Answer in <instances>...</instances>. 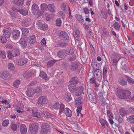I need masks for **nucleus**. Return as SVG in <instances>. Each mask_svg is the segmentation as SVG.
<instances>
[{
    "label": "nucleus",
    "mask_w": 134,
    "mask_h": 134,
    "mask_svg": "<svg viewBox=\"0 0 134 134\" xmlns=\"http://www.w3.org/2000/svg\"><path fill=\"white\" fill-rule=\"evenodd\" d=\"M121 58V55L117 53H114L112 54L111 56V61L112 65L116 66L119 60Z\"/></svg>",
    "instance_id": "1"
},
{
    "label": "nucleus",
    "mask_w": 134,
    "mask_h": 134,
    "mask_svg": "<svg viewBox=\"0 0 134 134\" xmlns=\"http://www.w3.org/2000/svg\"><path fill=\"white\" fill-rule=\"evenodd\" d=\"M50 126L46 123H43L41 128V134H47L50 130Z\"/></svg>",
    "instance_id": "2"
},
{
    "label": "nucleus",
    "mask_w": 134,
    "mask_h": 134,
    "mask_svg": "<svg viewBox=\"0 0 134 134\" xmlns=\"http://www.w3.org/2000/svg\"><path fill=\"white\" fill-rule=\"evenodd\" d=\"M36 24L38 26V28L41 30H45L47 29V24L42 20H39L37 21Z\"/></svg>",
    "instance_id": "3"
},
{
    "label": "nucleus",
    "mask_w": 134,
    "mask_h": 134,
    "mask_svg": "<svg viewBox=\"0 0 134 134\" xmlns=\"http://www.w3.org/2000/svg\"><path fill=\"white\" fill-rule=\"evenodd\" d=\"M59 37L60 39L63 40H68L69 38L68 34L65 31H61L59 33Z\"/></svg>",
    "instance_id": "4"
},
{
    "label": "nucleus",
    "mask_w": 134,
    "mask_h": 134,
    "mask_svg": "<svg viewBox=\"0 0 134 134\" xmlns=\"http://www.w3.org/2000/svg\"><path fill=\"white\" fill-rule=\"evenodd\" d=\"M94 72V75L96 76L98 80H101L102 78V71L100 69H96Z\"/></svg>",
    "instance_id": "5"
},
{
    "label": "nucleus",
    "mask_w": 134,
    "mask_h": 134,
    "mask_svg": "<svg viewBox=\"0 0 134 134\" xmlns=\"http://www.w3.org/2000/svg\"><path fill=\"white\" fill-rule=\"evenodd\" d=\"M12 36L13 39L17 40L20 36V32L18 30H14L12 32Z\"/></svg>",
    "instance_id": "6"
},
{
    "label": "nucleus",
    "mask_w": 134,
    "mask_h": 134,
    "mask_svg": "<svg viewBox=\"0 0 134 134\" xmlns=\"http://www.w3.org/2000/svg\"><path fill=\"white\" fill-rule=\"evenodd\" d=\"M75 90V94L76 96H79L82 93L83 94H84V92H83V87L82 86H80L79 87L76 86Z\"/></svg>",
    "instance_id": "7"
},
{
    "label": "nucleus",
    "mask_w": 134,
    "mask_h": 134,
    "mask_svg": "<svg viewBox=\"0 0 134 134\" xmlns=\"http://www.w3.org/2000/svg\"><path fill=\"white\" fill-rule=\"evenodd\" d=\"M10 28L9 27H5L4 28L3 33V35L7 38L9 37L11 35L10 32Z\"/></svg>",
    "instance_id": "8"
},
{
    "label": "nucleus",
    "mask_w": 134,
    "mask_h": 134,
    "mask_svg": "<svg viewBox=\"0 0 134 134\" xmlns=\"http://www.w3.org/2000/svg\"><path fill=\"white\" fill-rule=\"evenodd\" d=\"M47 98L45 96L40 97L38 100V104L43 105L45 104L47 102Z\"/></svg>",
    "instance_id": "9"
},
{
    "label": "nucleus",
    "mask_w": 134,
    "mask_h": 134,
    "mask_svg": "<svg viewBox=\"0 0 134 134\" xmlns=\"http://www.w3.org/2000/svg\"><path fill=\"white\" fill-rule=\"evenodd\" d=\"M10 75V74L7 71H2L0 73V77L3 79H7Z\"/></svg>",
    "instance_id": "10"
},
{
    "label": "nucleus",
    "mask_w": 134,
    "mask_h": 134,
    "mask_svg": "<svg viewBox=\"0 0 134 134\" xmlns=\"http://www.w3.org/2000/svg\"><path fill=\"white\" fill-rule=\"evenodd\" d=\"M124 90H119L116 92L117 96L119 98L123 99Z\"/></svg>",
    "instance_id": "11"
},
{
    "label": "nucleus",
    "mask_w": 134,
    "mask_h": 134,
    "mask_svg": "<svg viewBox=\"0 0 134 134\" xmlns=\"http://www.w3.org/2000/svg\"><path fill=\"white\" fill-rule=\"evenodd\" d=\"M88 97L89 100L91 103L95 104H96L97 103V98L96 94L90 96Z\"/></svg>",
    "instance_id": "12"
},
{
    "label": "nucleus",
    "mask_w": 134,
    "mask_h": 134,
    "mask_svg": "<svg viewBox=\"0 0 134 134\" xmlns=\"http://www.w3.org/2000/svg\"><path fill=\"white\" fill-rule=\"evenodd\" d=\"M123 99H128L130 98L131 97L130 92L128 90H124Z\"/></svg>",
    "instance_id": "13"
},
{
    "label": "nucleus",
    "mask_w": 134,
    "mask_h": 134,
    "mask_svg": "<svg viewBox=\"0 0 134 134\" xmlns=\"http://www.w3.org/2000/svg\"><path fill=\"white\" fill-rule=\"evenodd\" d=\"M119 83L122 86H125L127 85V81L123 77H119L118 80Z\"/></svg>",
    "instance_id": "14"
},
{
    "label": "nucleus",
    "mask_w": 134,
    "mask_h": 134,
    "mask_svg": "<svg viewBox=\"0 0 134 134\" xmlns=\"http://www.w3.org/2000/svg\"><path fill=\"white\" fill-rule=\"evenodd\" d=\"M57 54L58 57L59 58H64L66 55V54L65 53V51L64 50L59 51Z\"/></svg>",
    "instance_id": "15"
},
{
    "label": "nucleus",
    "mask_w": 134,
    "mask_h": 134,
    "mask_svg": "<svg viewBox=\"0 0 134 134\" xmlns=\"http://www.w3.org/2000/svg\"><path fill=\"white\" fill-rule=\"evenodd\" d=\"M78 68V64L77 62L72 63L69 66V69L72 71H75Z\"/></svg>",
    "instance_id": "16"
},
{
    "label": "nucleus",
    "mask_w": 134,
    "mask_h": 134,
    "mask_svg": "<svg viewBox=\"0 0 134 134\" xmlns=\"http://www.w3.org/2000/svg\"><path fill=\"white\" fill-rule=\"evenodd\" d=\"M119 112L122 117H124L128 113V111L124 108H120L119 110Z\"/></svg>",
    "instance_id": "17"
},
{
    "label": "nucleus",
    "mask_w": 134,
    "mask_h": 134,
    "mask_svg": "<svg viewBox=\"0 0 134 134\" xmlns=\"http://www.w3.org/2000/svg\"><path fill=\"white\" fill-rule=\"evenodd\" d=\"M27 59L25 58H21L19 59L18 65H22L26 63L27 62Z\"/></svg>",
    "instance_id": "18"
},
{
    "label": "nucleus",
    "mask_w": 134,
    "mask_h": 134,
    "mask_svg": "<svg viewBox=\"0 0 134 134\" xmlns=\"http://www.w3.org/2000/svg\"><path fill=\"white\" fill-rule=\"evenodd\" d=\"M34 89L33 88H29L26 91V94L28 96L32 97L34 95Z\"/></svg>",
    "instance_id": "19"
},
{
    "label": "nucleus",
    "mask_w": 134,
    "mask_h": 134,
    "mask_svg": "<svg viewBox=\"0 0 134 134\" xmlns=\"http://www.w3.org/2000/svg\"><path fill=\"white\" fill-rule=\"evenodd\" d=\"M20 130L21 133L22 134H25L27 131L26 127L24 124H22L21 125Z\"/></svg>",
    "instance_id": "20"
},
{
    "label": "nucleus",
    "mask_w": 134,
    "mask_h": 134,
    "mask_svg": "<svg viewBox=\"0 0 134 134\" xmlns=\"http://www.w3.org/2000/svg\"><path fill=\"white\" fill-rule=\"evenodd\" d=\"M64 112L66 116L68 117H70L72 116V111L68 108H66L65 109Z\"/></svg>",
    "instance_id": "21"
},
{
    "label": "nucleus",
    "mask_w": 134,
    "mask_h": 134,
    "mask_svg": "<svg viewBox=\"0 0 134 134\" xmlns=\"http://www.w3.org/2000/svg\"><path fill=\"white\" fill-rule=\"evenodd\" d=\"M73 34L75 35V37L77 41L79 40V37L80 36V32L79 30L76 29L74 31Z\"/></svg>",
    "instance_id": "22"
},
{
    "label": "nucleus",
    "mask_w": 134,
    "mask_h": 134,
    "mask_svg": "<svg viewBox=\"0 0 134 134\" xmlns=\"http://www.w3.org/2000/svg\"><path fill=\"white\" fill-rule=\"evenodd\" d=\"M99 64L95 60L93 61L92 63L91 66L93 69L96 70L99 68Z\"/></svg>",
    "instance_id": "23"
},
{
    "label": "nucleus",
    "mask_w": 134,
    "mask_h": 134,
    "mask_svg": "<svg viewBox=\"0 0 134 134\" xmlns=\"http://www.w3.org/2000/svg\"><path fill=\"white\" fill-rule=\"evenodd\" d=\"M74 49L72 47H70L69 49L65 51V53L66 54L71 55L74 52Z\"/></svg>",
    "instance_id": "24"
},
{
    "label": "nucleus",
    "mask_w": 134,
    "mask_h": 134,
    "mask_svg": "<svg viewBox=\"0 0 134 134\" xmlns=\"http://www.w3.org/2000/svg\"><path fill=\"white\" fill-rule=\"evenodd\" d=\"M99 122L101 125L104 128H105V126H108V124L107 121L103 119H100Z\"/></svg>",
    "instance_id": "25"
},
{
    "label": "nucleus",
    "mask_w": 134,
    "mask_h": 134,
    "mask_svg": "<svg viewBox=\"0 0 134 134\" xmlns=\"http://www.w3.org/2000/svg\"><path fill=\"white\" fill-rule=\"evenodd\" d=\"M60 106L59 109V112L58 113V115L60 116L62 113H63L65 109V106L64 104L62 103H61L60 105Z\"/></svg>",
    "instance_id": "26"
},
{
    "label": "nucleus",
    "mask_w": 134,
    "mask_h": 134,
    "mask_svg": "<svg viewBox=\"0 0 134 134\" xmlns=\"http://www.w3.org/2000/svg\"><path fill=\"white\" fill-rule=\"evenodd\" d=\"M70 82L71 84H76L79 83V81L77 77H74L71 79Z\"/></svg>",
    "instance_id": "27"
},
{
    "label": "nucleus",
    "mask_w": 134,
    "mask_h": 134,
    "mask_svg": "<svg viewBox=\"0 0 134 134\" xmlns=\"http://www.w3.org/2000/svg\"><path fill=\"white\" fill-rule=\"evenodd\" d=\"M68 88L70 92H75L76 86L73 85L69 84L68 86Z\"/></svg>",
    "instance_id": "28"
},
{
    "label": "nucleus",
    "mask_w": 134,
    "mask_h": 134,
    "mask_svg": "<svg viewBox=\"0 0 134 134\" xmlns=\"http://www.w3.org/2000/svg\"><path fill=\"white\" fill-rule=\"evenodd\" d=\"M47 8L50 12H55V6L53 4H48Z\"/></svg>",
    "instance_id": "29"
},
{
    "label": "nucleus",
    "mask_w": 134,
    "mask_h": 134,
    "mask_svg": "<svg viewBox=\"0 0 134 134\" xmlns=\"http://www.w3.org/2000/svg\"><path fill=\"white\" fill-rule=\"evenodd\" d=\"M82 97H79L77 98L75 100V104L77 106H80L81 105Z\"/></svg>",
    "instance_id": "30"
},
{
    "label": "nucleus",
    "mask_w": 134,
    "mask_h": 134,
    "mask_svg": "<svg viewBox=\"0 0 134 134\" xmlns=\"http://www.w3.org/2000/svg\"><path fill=\"white\" fill-rule=\"evenodd\" d=\"M37 110V109H34V117L40 118L41 117V114L40 112H36Z\"/></svg>",
    "instance_id": "31"
},
{
    "label": "nucleus",
    "mask_w": 134,
    "mask_h": 134,
    "mask_svg": "<svg viewBox=\"0 0 134 134\" xmlns=\"http://www.w3.org/2000/svg\"><path fill=\"white\" fill-rule=\"evenodd\" d=\"M69 7L66 5V3H63L60 6L61 9L64 12H66L67 11V8L68 9Z\"/></svg>",
    "instance_id": "32"
},
{
    "label": "nucleus",
    "mask_w": 134,
    "mask_h": 134,
    "mask_svg": "<svg viewBox=\"0 0 134 134\" xmlns=\"http://www.w3.org/2000/svg\"><path fill=\"white\" fill-rule=\"evenodd\" d=\"M13 2L16 5L20 6L23 4L24 1V0H13Z\"/></svg>",
    "instance_id": "33"
},
{
    "label": "nucleus",
    "mask_w": 134,
    "mask_h": 134,
    "mask_svg": "<svg viewBox=\"0 0 134 134\" xmlns=\"http://www.w3.org/2000/svg\"><path fill=\"white\" fill-rule=\"evenodd\" d=\"M87 92L88 97L96 94L94 92L93 90L91 88H88L87 90Z\"/></svg>",
    "instance_id": "34"
},
{
    "label": "nucleus",
    "mask_w": 134,
    "mask_h": 134,
    "mask_svg": "<svg viewBox=\"0 0 134 134\" xmlns=\"http://www.w3.org/2000/svg\"><path fill=\"white\" fill-rule=\"evenodd\" d=\"M29 132L31 134H34V123H31L30 124Z\"/></svg>",
    "instance_id": "35"
},
{
    "label": "nucleus",
    "mask_w": 134,
    "mask_h": 134,
    "mask_svg": "<svg viewBox=\"0 0 134 134\" xmlns=\"http://www.w3.org/2000/svg\"><path fill=\"white\" fill-rule=\"evenodd\" d=\"M65 100L68 102H69L72 99L70 94L68 93H66L65 94Z\"/></svg>",
    "instance_id": "36"
},
{
    "label": "nucleus",
    "mask_w": 134,
    "mask_h": 134,
    "mask_svg": "<svg viewBox=\"0 0 134 134\" xmlns=\"http://www.w3.org/2000/svg\"><path fill=\"white\" fill-rule=\"evenodd\" d=\"M35 93H36L37 96H39L41 93L42 90L39 86H38L35 89Z\"/></svg>",
    "instance_id": "37"
},
{
    "label": "nucleus",
    "mask_w": 134,
    "mask_h": 134,
    "mask_svg": "<svg viewBox=\"0 0 134 134\" xmlns=\"http://www.w3.org/2000/svg\"><path fill=\"white\" fill-rule=\"evenodd\" d=\"M12 51V54L13 55L14 57L19 55L20 54L19 51L16 49H14Z\"/></svg>",
    "instance_id": "38"
},
{
    "label": "nucleus",
    "mask_w": 134,
    "mask_h": 134,
    "mask_svg": "<svg viewBox=\"0 0 134 134\" xmlns=\"http://www.w3.org/2000/svg\"><path fill=\"white\" fill-rule=\"evenodd\" d=\"M21 30L22 34L24 35V36H26V35L28 34L29 31L27 28H22L21 29Z\"/></svg>",
    "instance_id": "39"
},
{
    "label": "nucleus",
    "mask_w": 134,
    "mask_h": 134,
    "mask_svg": "<svg viewBox=\"0 0 134 134\" xmlns=\"http://www.w3.org/2000/svg\"><path fill=\"white\" fill-rule=\"evenodd\" d=\"M41 77L45 80H47V76L46 74L44 71L41 72L40 74Z\"/></svg>",
    "instance_id": "40"
},
{
    "label": "nucleus",
    "mask_w": 134,
    "mask_h": 134,
    "mask_svg": "<svg viewBox=\"0 0 134 134\" xmlns=\"http://www.w3.org/2000/svg\"><path fill=\"white\" fill-rule=\"evenodd\" d=\"M32 75V73L29 71L26 72L23 75V76L26 78H28L30 77Z\"/></svg>",
    "instance_id": "41"
},
{
    "label": "nucleus",
    "mask_w": 134,
    "mask_h": 134,
    "mask_svg": "<svg viewBox=\"0 0 134 134\" xmlns=\"http://www.w3.org/2000/svg\"><path fill=\"white\" fill-rule=\"evenodd\" d=\"M29 43L31 45L34 44V35L31 36L28 38Z\"/></svg>",
    "instance_id": "42"
},
{
    "label": "nucleus",
    "mask_w": 134,
    "mask_h": 134,
    "mask_svg": "<svg viewBox=\"0 0 134 134\" xmlns=\"http://www.w3.org/2000/svg\"><path fill=\"white\" fill-rule=\"evenodd\" d=\"M18 12H19L22 15L24 16H25L27 15L28 11L23 9L19 10L18 11Z\"/></svg>",
    "instance_id": "43"
},
{
    "label": "nucleus",
    "mask_w": 134,
    "mask_h": 134,
    "mask_svg": "<svg viewBox=\"0 0 134 134\" xmlns=\"http://www.w3.org/2000/svg\"><path fill=\"white\" fill-rule=\"evenodd\" d=\"M8 68L9 70L13 71L14 69V64L12 63H9L8 65Z\"/></svg>",
    "instance_id": "44"
},
{
    "label": "nucleus",
    "mask_w": 134,
    "mask_h": 134,
    "mask_svg": "<svg viewBox=\"0 0 134 134\" xmlns=\"http://www.w3.org/2000/svg\"><path fill=\"white\" fill-rule=\"evenodd\" d=\"M58 60H50L48 61L47 66L48 67H49L52 66L56 62V61H58Z\"/></svg>",
    "instance_id": "45"
},
{
    "label": "nucleus",
    "mask_w": 134,
    "mask_h": 134,
    "mask_svg": "<svg viewBox=\"0 0 134 134\" xmlns=\"http://www.w3.org/2000/svg\"><path fill=\"white\" fill-rule=\"evenodd\" d=\"M0 40L1 42L3 44L5 43L7 41V40L6 37L3 36L1 37Z\"/></svg>",
    "instance_id": "46"
},
{
    "label": "nucleus",
    "mask_w": 134,
    "mask_h": 134,
    "mask_svg": "<svg viewBox=\"0 0 134 134\" xmlns=\"http://www.w3.org/2000/svg\"><path fill=\"white\" fill-rule=\"evenodd\" d=\"M125 77L127 79V81L128 82L130 83H134V79L126 75H125Z\"/></svg>",
    "instance_id": "47"
},
{
    "label": "nucleus",
    "mask_w": 134,
    "mask_h": 134,
    "mask_svg": "<svg viewBox=\"0 0 134 134\" xmlns=\"http://www.w3.org/2000/svg\"><path fill=\"white\" fill-rule=\"evenodd\" d=\"M60 104L58 102H56L53 105V108L56 109H58L60 106Z\"/></svg>",
    "instance_id": "48"
},
{
    "label": "nucleus",
    "mask_w": 134,
    "mask_h": 134,
    "mask_svg": "<svg viewBox=\"0 0 134 134\" xmlns=\"http://www.w3.org/2000/svg\"><path fill=\"white\" fill-rule=\"evenodd\" d=\"M76 18L77 20L80 22L82 23L83 22V20L82 19V15L77 14L76 16Z\"/></svg>",
    "instance_id": "49"
},
{
    "label": "nucleus",
    "mask_w": 134,
    "mask_h": 134,
    "mask_svg": "<svg viewBox=\"0 0 134 134\" xmlns=\"http://www.w3.org/2000/svg\"><path fill=\"white\" fill-rule=\"evenodd\" d=\"M39 129L38 124L37 123H34V133H37Z\"/></svg>",
    "instance_id": "50"
},
{
    "label": "nucleus",
    "mask_w": 134,
    "mask_h": 134,
    "mask_svg": "<svg viewBox=\"0 0 134 134\" xmlns=\"http://www.w3.org/2000/svg\"><path fill=\"white\" fill-rule=\"evenodd\" d=\"M20 83V80H16L13 83V86L14 87H17Z\"/></svg>",
    "instance_id": "51"
},
{
    "label": "nucleus",
    "mask_w": 134,
    "mask_h": 134,
    "mask_svg": "<svg viewBox=\"0 0 134 134\" xmlns=\"http://www.w3.org/2000/svg\"><path fill=\"white\" fill-rule=\"evenodd\" d=\"M99 100L102 103L101 104L102 105H104L105 104V99L103 96L99 97Z\"/></svg>",
    "instance_id": "52"
},
{
    "label": "nucleus",
    "mask_w": 134,
    "mask_h": 134,
    "mask_svg": "<svg viewBox=\"0 0 134 134\" xmlns=\"http://www.w3.org/2000/svg\"><path fill=\"white\" fill-rule=\"evenodd\" d=\"M8 53V58L11 59L14 57L13 55L12 54V51H8L7 52Z\"/></svg>",
    "instance_id": "53"
},
{
    "label": "nucleus",
    "mask_w": 134,
    "mask_h": 134,
    "mask_svg": "<svg viewBox=\"0 0 134 134\" xmlns=\"http://www.w3.org/2000/svg\"><path fill=\"white\" fill-rule=\"evenodd\" d=\"M114 26L115 29L117 30L120 29V25L117 22H115L113 24Z\"/></svg>",
    "instance_id": "54"
},
{
    "label": "nucleus",
    "mask_w": 134,
    "mask_h": 134,
    "mask_svg": "<svg viewBox=\"0 0 134 134\" xmlns=\"http://www.w3.org/2000/svg\"><path fill=\"white\" fill-rule=\"evenodd\" d=\"M2 103L3 104L4 107L5 108H9L10 106V105L6 100L4 101Z\"/></svg>",
    "instance_id": "55"
},
{
    "label": "nucleus",
    "mask_w": 134,
    "mask_h": 134,
    "mask_svg": "<svg viewBox=\"0 0 134 134\" xmlns=\"http://www.w3.org/2000/svg\"><path fill=\"white\" fill-rule=\"evenodd\" d=\"M43 113L47 118H49L51 117V114L47 111H44Z\"/></svg>",
    "instance_id": "56"
},
{
    "label": "nucleus",
    "mask_w": 134,
    "mask_h": 134,
    "mask_svg": "<svg viewBox=\"0 0 134 134\" xmlns=\"http://www.w3.org/2000/svg\"><path fill=\"white\" fill-rule=\"evenodd\" d=\"M19 43L21 44L23 47L25 48L27 46V41H25L23 42L21 40H20L19 41Z\"/></svg>",
    "instance_id": "57"
},
{
    "label": "nucleus",
    "mask_w": 134,
    "mask_h": 134,
    "mask_svg": "<svg viewBox=\"0 0 134 134\" xmlns=\"http://www.w3.org/2000/svg\"><path fill=\"white\" fill-rule=\"evenodd\" d=\"M35 12H34V15H37V17L41 16L43 14L42 12H41L38 10V11H35Z\"/></svg>",
    "instance_id": "58"
},
{
    "label": "nucleus",
    "mask_w": 134,
    "mask_h": 134,
    "mask_svg": "<svg viewBox=\"0 0 134 134\" xmlns=\"http://www.w3.org/2000/svg\"><path fill=\"white\" fill-rule=\"evenodd\" d=\"M0 54L1 57L3 59L5 58L6 55L5 52L4 51H2L1 52Z\"/></svg>",
    "instance_id": "59"
},
{
    "label": "nucleus",
    "mask_w": 134,
    "mask_h": 134,
    "mask_svg": "<svg viewBox=\"0 0 134 134\" xmlns=\"http://www.w3.org/2000/svg\"><path fill=\"white\" fill-rule=\"evenodd\" d=\"M11 128L13 131H15L16 130L17 127V125L14 124H12L10 125Z\"/></svg>",
    "instance_id": "60"
},
{
    "label": "nucleus",
    "mask_w": 134,
    "mask_h": 134,
    "mask_svg": "<svg viewBox=\"0 0 134 134\" xmlns=\"http://www.w3.org/2000/svg\"><path fill=\"white\" fill-rule=\"evenodd\" d=\"M58 15L60 16V17L64 19L65 17V15L64 13L62 11H60L58 13Z\"/></svg>",
    "instance_id": "61"
},
{
    "label": "nucleus",
    "mask_w": 134,
    "mask_h": 134,
    "mask_svg": "<svg viewBox=\"0 0 134 134\" xmlns=\"http://www.w3.org/2000/svg\"><path fill=\"white\" fill-rule=\"evenodd\" d=\"M129 121L133 124H134V115H131L129 117Z\"/></svg>",
    "instance_id": "62"
},
{
    "label": "nucleus",
    "mask_w": 134,
    "mask_h": 134,
    "mask_svg": "<svg viewBox=\"0 0 134 134\" xmlns=\"http://www.w3.org/2000/svg\"><path fill=\"white\" fill-rule=\"evenodd\" d=\"M48 6L45 3H43L41 4V9L42 10H46L47 9Z\"/></svg>",
    "instance_id": "63"
},
{
    "label": "nucleus",
    "mask_w": 134,
    "mask_h": 134,
    "mask_svg": "<svg viewBox=\"0 0 134 134\" xmlns=\"http://www.w3.org/2000/svg\"><path fill=\"white\" fill-rule=\"evenodd\" d=\"M9 123V121L8 120H6L4 121L2 123V125L4 127L7 126Z\"/></svg>",
    "instance_id": "64"
}]
</instances>
